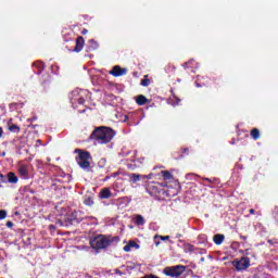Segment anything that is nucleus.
<instances>
[{
  "label": "nucleus",
  "instance_id": "1",
  "mask_svg": "<svg viewBox=\"0 0 278 278\" xmlns=\"http://www.w3.org/2000/svg\"><path fill=\"white\" fill-rule=\"evenodd\" d=\"M114 136H116L114 129L105 126H100L91 132L89 139L96 140L98 144H108L109 142H112Z\"/></svg>",
  "mask_w": 278,
  "mask_h": 278
},
{
  "label": "nucleus",
  "instance_id": "2",
  "mask_svg": "<svg viewBox=\"0 0 278 278\" xmlns=\"http://www.w3.org/2000/svg\"><path fill=\"white\" fill-rule=\"evenodd\" d=\"M112 242H114V241L111 240L110 237H106L104 235H99L90 240V245L96 251H99L101 249H108V247H110V244H112Z\"/></svg>",
  "mask_w": 278,
  "mask_h": 278
},
{
  "label": "nucleus",
  "instance_id": "3",
  "mask_svg": "<svg viewBox=\"0 0 278 278\" xmlns=\"http://www.w3.org/2000/svg\"><path fill=\"white\" fill-rule=\"evenodd\" d=\"M74 153H78V156H76V162L78 164V166H80V168H90V159L92 156H90V152L88 151H84L81 149H75Z\"/></svg>",
  "mask_w": 278,
  "mask_h": 278
},
{
  "label": "nucleus",
  "instance_id": "4",
  "mask_svg": "<svg viewBox=\"0 0 278 278\" xmlns=\"http://www.w3.org/2000/svg\"><path fill=\"white\" fill-rule=\"evenodd\" d=\"M163 273L166 275V277L179 278L186 273V266L184 265L167 266L163 269Z\"/></svg>",
  "mask_w": 278,
  "mask_h": 278
},
{
  "label": "nucleus",
  "instance_id": "5",
  "mask_svg": "<svg viewBox=\"0 0 278 278\" xmlns=\"http://www.w3.org/2000/svg\"><path fill=\"white\" fill-rule=\"evenodd\" d=\"M232 266L238 273L247 270L251 266V258L244 256L240 260L236 258L232 261Z\"/></svg>",
  "mask_w": 278,
  "mask_h": 278
},
{
  "label": "nucleus",
  "instance_id": "6",
  "mask_svg": "<svg viewBox=\"0 0 278 278\" xmlns=\"http://www.w3.org/2000/svg\"><path fill=\"white\" fill-rule=\"evenodd\" d=\"M86 91L80 90L73 93V98L71 99L72 104L75 105V101H77L78 105H84L86 103V98H84Z\"/></svg>",
  "mask_w": 278,
  "mask_h": 278
},
{
  "label": "nucleus",
  "instance_id": "7",
  "mask_svg": "<svg viewBox=\"0 0 278 278\" xmlns=\"http://www.w3.org/2000/svg\"><path fill=\"white\" fill-rule=\"evenodd\" d=\"M109 75H112L113 77H123L127 75V68L121 67V65H115L109 72Z\"/></svg>",
  "mask_w": 278,
  "mask_h": 278
},
{
  "label": "nucleus",
  "instance_id": "8",
  "mask_svg": "<svg viewBox=\"0 0 278 278\" xmlns=\"http://www.w3.org/2000/svg\"><path fill=\"white\" fill-rule=\"evenodd\" d=\"M77 211H74L71 213V215H67L65 217V225H79L81 219L77 217Z\"/></svg>",
  "mask_w": 278,
  "mask_h": 278
},
{
  "label": "nucleus",
  "instance_id": "9",
  "mask_svg": "<svg viewBox=\"0 0 278 278\" xmlns=\"http://www.w3.org/2000/svg\"><path fill=\"white\" fill-rule=\"evenodd\" d=\"M128 179L131 184H138L140 179H151V175H140V174H128Z\"/></svg>",
  "mask_w": 278,
  "mask_h": 278
},
{
  "label": "nucleus",
  "instance_id": "10",
  "mask_svg": "<svg viewBox=\"0 0 278 278\" xmlns=\"http://www.w3.org/2000/svg\"><path fill=\"white\" fill-rule=\"evenodd\" d=\"M84 45H86V40L81 36L77 37L76 46L73 49V51H75V53H79V51H81V49H84Z\"/></svg>",
  "mask_w": 278,
  "mask_h": 278
},
{
  "label": "nucleus",
  "instance_id": "11",
  "mask_svg": "<svg viewBox=\"0 0 278 278\" xmlns=\"http://www.w3.org/2000/svg\"><path fill=\"white\" fill-rule=\"evenodd\" d=\"M18 173L23 179H28L29 177V167L27 165H21L18 168Z\"/></svg>",
  "mask_w": 278,
  "mask_h": 278
},
{
  "label": "nucleus",
  "instance_id": "12",
  "mask_svg": "<svg viewBox=\"0 0 278 278\" xmlns=\"http://www.w3.org/2000/svg\"><path fill=\"white\" fill-rule=\"evenodd\" d=\"M7 179L9 184H18V177L13 172L8 173Z\"/></svg>",
  "mask_w": 278,
  "mask_h": 278
},
{
  "label": "nucleus",
  "instance_id": "13",
  "mask_svg": "<svg viewBox=\"0 0 278 278\" xmlns=\"http://www.w3.org/2000/svg\"><path fill=\"white\" fill-rule=\"evenodd\" d=\"M136 103L137 105H147V103H149V99L142 94H139L136 97Z\"/></svg>",
  "mask_w": 278,
  "mask_h": 278
},
{
  "label": "nucleus",
  "instance_id": "14",
  "mask_svg": "<svg viewBox=\"0 0 278 278\" xmlns=\"http://www.w3.org/2000/svg\"><path fill=\"white\" fill-rule=\"evenodd\" d=\"M100 199H110L112 197V191L109 188H104L100 191Z\"/></svg>",
  "mask_w": 278,
  "mask_h": 278
},
{
  "label": "nucleus",
  "instance_id": "15",
  "mask_svg": "<svg viewBox=\"0 0 278 278\" xmlns=\"http://www.w3.org/2000/svg\"><path fill=\"white\" fill-rule=\"evenodd\" d=\"M37 68V75H40L45 71V63L37 61L33 64Z\"/></svg>",
  "mask_w": 278,
  "mask_h": 278
},
{
  "label": "nucleus",
  "instance_id": "16",
  "mask_svg": "<svg viewBox=\"0 0 278 278\" xmlns=\"http://www.w3.org/2000/svg\"><path fill=\"white\" fill-rule=\"evenodd\" d=\"M215 244L219 245L222 242H225V235L217 233L213 237Z\"/></svg>",
  "mask_w": 278,
  "mask_h": 278
},
{
  "label": "nucleus",
  "instance_id": "17",
  "mask_svg": "<svg viewBox=\"0 0 278 278\" xmlns=\"http://www.w3.org/2000/svg\"><path fill=\"white\" fill-rule=\"evenodd\" d=\"M250 136L251 138H253V140H260V129L257 128H253L251 131H250Z\"/></svg>",
  "mask_w": 278,
  "mask_h": 278
},
{
  "label": "nucleus",
  "instance_id": "18",
  "mask_svg": "<svg viewBox=\"0 0 278 278\" xmlns=\"http://www.w3.org/2000/svg\"><path fill=\"white\" fill-rule=\"evenodd\" d=\"M161 175L165 181L173 179V174H170L168 170H162Z\"/></svg>",
  "mask_w": 278,
  "mask_h": 278
},
{
  "label": "nucleus",
  "instance_id": "19",
  "mask_svg": "<svg viewBox=\"0 0 278 278\" xmlns=\"http://www.w3.org/2000/svg\"><path fill=\"white\" fill-rule=\"evenodd\" d=\"M157 240H170V237L169 236H154V241H155V245L156 247H160V241Z\"/></svg>",
  "mask_w": 278,
  "mask_h": 278
},
{
  "label": "nucleus",
  "instance_id": "20",
  "mask_svg": "<svg viewBox=\"0 0 278 278\" xmlns=\"http://www.w3.org/2000/svg\"><path fill=\"white\" fill-rule=\"evenodd\" d=\"M135 225H137L138 227L144 225V217H142V215H137L136 220H135Z\"/></svg>",
  "mask_w": 278,
  "mask_h": 278
},
{
  "label": "nucleus",
  "instance_id": "21",
  "mask_svg": "<svg viewBox=\"0 0 278 278\" xmlns=\"http://www.w3.org/2000/svg\"><path fill=\"white\" fill-rule=\"evenodd\" d=\"M9 131H12L13 134H18V131H21V127H18V125L16 124H12L11 126H9Z\"/></svg>",
  "mask_w": 278,
  "mask_h": 278
},
{
  "label": "nucleus",
  "instance_id": "22",
  "mask_svg": "<svg viewBox=\"0 0 278 278\" xmlns=\"http://www.w3.org/2000/svg\"><path fill=\"white\" fill-rule=\"evenodd\" d=\"M185 253H194V247L190 243L185 244Z\"/></svg>",
  "mask_w": 278,
  "mask_h": 278
},
{
  "label": "nucleus",
  "instance_id": "23",
  "mask_svg": "<svg viewBox=\"0 0 278 278\" xmlns=\"http://www.w3.org/2000/svg\"><path fill=\"white\" fill-rule=\"evenodd\" d=\"M84 204L88 205L89 207H92V205H94V200H92V198L88 197L85 199Z\"/></svg>",
  "mask_w": 278,
  "mask_h": 278
},
{
  "label": "nucleus",
  "instance_id": "24",
  "mask_svg": "<svg viewBox=\"0 0 278 278\" xmlns=\"http://www.w3.org/2000/svg\"><path fill=\"white\" fill-rule=\"evenodd\" d=\"M149 84H151V80L149 78H144L141 80V86H143V88H147Z\"/></svg>",
  "mask_w": 278,
  "mask_h": 278
},
{
  "label": "nucleus",
  "instance_id": "25",
  "mask_svg": "<svg viewBox=\"0 0 278 278\" xmlns=\"http://www.w3.org/2000/svg\"><path fill=\"white\" fill-rule=\"evenodd\" d=\"M8 216V212L5 210H0V220L5 219Z\"/></svg>",
  "mask_w": 278,
  "mask_h": 278
},
{
  "label": "nucleus",
  "instance_id": "26",
  "mask_svg": "<svg viewBox=\"0 0 278 278\" xmlns=\"http://www.w3.org/2000/svg\"><path fill=\"white\" fill-rule=\"evenodd\" d=\"M131 248H134V244H131V243L126 244V245L124 247L125 253H129V251H131Z\"/></svg>",
  "mask_w": 278,
  "mask_h": 278
},
{
  "label": "nucleus",
  "instance_id": "27",
  "mask_svg": "<svg viewBox=\"0 0 278 278\" xmlns=\"http://www.w3.org/2000/svg\"><path fill=\"white\" fill-rule=\"evenodd\" d=\"M273 216L276 220H278V207L277 206H275L273 210Z\"/></svg>",
  "mask_w": 278,
  "mask_h": 278
},
{
  "label": "nucleus",
  "instance_id": "28",
  "mask_svg": "<svg viewBox=\"0 0 278 278\" xmlns=\"http://www.w3.org/2000/svg\"><path fill=\"white\" fill-rule=\"evenodd\" d=\"M0 184H5V176L0 174Z\"/></svg>",
  "mask_w": 278,
  "mask_h": 278
},
{
  "label": "nucleus",
  "instance_id": "29",
  "mask_svg": "<svg viewBox=\"0 0 278 278\" xmlns=\"http://www.w3.org/2000/svg\"><path fill=\"white\" fill-rule=\"evenodd\" d=\"M129 244H132V247H135V249H140V245L138 243H136V241H130Z\"/></svg>",
  "mask_w": 278,
  "mask_h": 278
},
{
  "label": "nucleus",
  "instance_id": "30",
  "mask_svg": "<svg viewBox=\"0 0 278 278\" xmlns=\"http://www.w3.org/2000/svg\"><path fill=\"white\" fill-rule=\"evenodd\" d=\"M115 275H119V277H123L125 273L121 271L119 269H115Z\"/></svg>",
  "mask_w": 278,
  "mask_h": 278
},
{
  "label": "nucleus",
  "instance_id": "31",
  "mask_svg": "<svg viewBox=\"0 0 278 278\" xmlns=\"http://www.w3.org/2000/svg\"><path fill=\"white\" fill-rule=\"evenodd\" d=\"M220 84L219 79H215L214 80V88H218V85Z\"/></svg>",
  "mask_w": 278,
  "mask_h": 278
},
{
  "label": "nucleus",
  "instance_id": "32",
  "mask_svg": "<svg viewBox=\"0 0 278 278\" xmlns=\"http://www.w3.org/2000/svg\"><path fill=\"white\" fill-rule=\"evenodd\" d=\"M180 153L188 155V148L180 149Z\"/></svg>",
  "mask_w": 278,
  "mask_h": 278
},
{
  "label": "nucleus",
  "instance_id": "33",
  "mask_svg": "<svg viewBox=\"0 0 278 278\" xmlns=\"http://www.w3.org/2000/svg\"><path fill=\"white\" fill-rule=\"evenodd\" d=\"M7 227H9V229H12V227H14V223H12V222H7Z\"/></svg>",
  "mask_w": 278,
  "mask_h": 278
},
{
  "label": "nucleus",
  "instance_id": "34",
  "mask_svg": "<svg viewBox=\"0 0 278 278\" xmlns=\"http://www.w3.org/2000/svg\"><path fill=\"white\" fill-rule=\"evenodd\" d=\"M203 181H207V184H214V180H212L211 178H203Z\"/></svg>",
  "mask_w": 278,
  "mask_h": 278
},
{
  "label": "nucleus",
  "instance_id": "35",
  "mask_svg": "<svg viewBox=\"0 0 278 278\" xmlns=\"http://www.w3.org/2000/svg\"><path fill=\"white\" fill-rule=\"evenodd\" d=\"M174 99H175L176 103H181V99H179L177 96H174Z\"/></svg>",
  "mask_w": 278,
  "mask_h": 278
},
{
  "label": "nucleus",
  "instance_id": "36",
  "mask_svg": "<svg viewBox=\"0 0 278 278\" xmlns=\"http://www.w3.org/2000/svg\"><path fill=\"white\" fill-rule=\"evenodd\" d=\"M248 238L249 237H247V236H240V239L243 240V242H247Z\"/></svg>",
  "mask_w": 278,
  "mask_h": 278
},
{
  "label": "nucleus",
  "instance_id": "37",
  "mask_svg": "<svg viewBox=\"0 0 278 278\" xmlns=\"http://www.w3.org/2000/svg\"><path fill=\"white\" fill-rule=\"evenodd\" d=\"M81 34H83V36H86V34H88V29L84 28V29L81 30Z\"/></svg>",
  "mask_w": 278,
  "mask_h": 278
},
{
  "label": "nucleus",
  "instance_id": "38",
  "mask_svg": "<svg viewBox=\"0 0 278 278\" xmlns=\"http://www.w3.org/2000/svg\"><path fill=\"white\" fill-rule=\"evenodd\" d=\"M0 138H3V128L0 127Z\"/></svg>",
  "mask_w": 278,
  "mask_h": 278
},
{
  "label": "nucleus",
  "instance_id": "39",
  "mask_svg": "<svg viewBox=\"0 0 278 278\" xmlns=\"http://www.w3.org/2000/svg\"><path fill=\"white\" fill-rule=\"evenodd\" d=\"M250 214H255V210L254 208H250Z\"/></svg>",
  "mask_w": 278,
  "mask_h": 278
},
{
  "label": "nucleus",
  "instance_id": "40",
  "mask_svg": "<svg viewBox=\"0 0 278 278\" xmlns=\"http://www.w3.org/2000/svg\"><path fill=\"white\" fill-rule=\"evenodd\" d=\"M176 238H181V233H177V235H176Z\"/></svg>",
  "mask_w": 278,
  "mask_h": 278
},
{
  "label": "nucleus",
  "instance_id": "41",
  "mask_svg": "<svg viewBox=\"0 0 278 278\" xmlns=\"http://www.w3.org/2000/svg\"><path fill=\"white\" fill-rule=\"evenodd\" d=\"M45 84H47V80H45V81L42 83V86H45Z\"/></svg>",
  "mask_w": 278,
  "mask_h": 278
},
{
  "label": "nucleus",
  "instance_id": "42",
  "mask_svg": "<svg viewBox=\"0 0 278 278\" xmlns=\"http://www.w3.org/2000/svg\"><path fill=\"white\" fill-rule=\"evenodd\" d=\"M4 155H5V152L2 153V157H4Z\"/></svg>",
  "mask_w": 278,
  "mask_h": 278
},
{
  "label": "nucleus",
  "instance_id": "43",
  "mask_svg": "<svg viewBox=\"0 0 278 278\" xmlns=\"http://www.w3.org/2000/svg\"><path fill=\"white\" fill-rule=\"evenodd\" d=\"M84 112H86V110H84V111L81 112V114H84Z\"/></svg>",
  "mask_w": 278,
  "mask_h": 278
}]
</instances>
